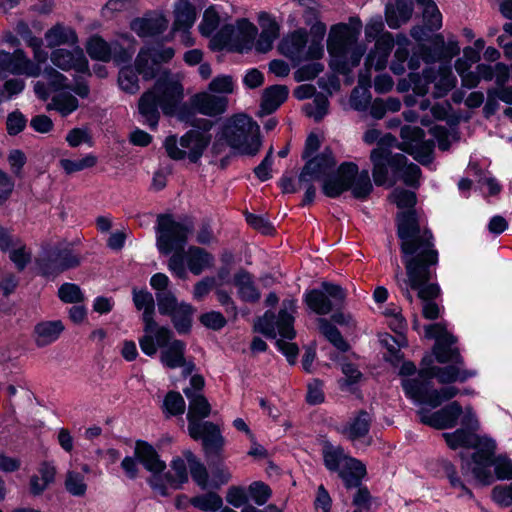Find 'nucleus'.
<instances>
[{
	"label": "nucleus",
	"mask_w": 512,
	"mask_h": 512,
	"mask_svg": "<svg viewBox=\"0 0 512 512\" xmlns=\"http://www.w3.org/2000/svg\"><path fill=\"white\" fill-rule=\"evenodd\" d=\"M350 106L357 111H365L371 102V93L367 87H355L350 96Z\"/></svg>",
	"instance_id": "55"
},
{
	"label": "nucleus",
	"mask_w": 512,
	"mask_h": 512,
	"mask_svg": "<svg viewBox=\"0 0 512 512\" xmlns=\"http://www.w3.org/2000/svg\"><path fill=\"white\" fill-rule=\"evenodd\" d=\"M462 413L461 405L457 401H453L432 414L421 411L419 415L422 423L441 430L456 426Z\"/></svg>",
	"instance_id": "25"
},
{
	"label": "nucleus",
	"mask_w": 512,
	"mask_h": 512,
	"mask_svg": "<svg viewBox=\"0 0 512 512\" xmlns=\"http://www.w3.org/2000/svg\"><path fill=\"white\" fill-rule=\"evenodd\" d=\"M257 27L246 19H242L237 23V49L239 52H247L251 50L257 35Z\"/></svg>",
	"instance_id": "41"
},
{
	"label": "nucleus",
	"mask_w": 512,
	"mask_h": 512,
	"mask_svg": "<svg viewBox=\"0 0 512 512\" xmlns=\"http://www.w3.org/2000/svg\"><path fill=\"white\" fill-rule=\"evenodd\" d=\"M80 262L79 255L70 246H55L45 251L37 260L41 274L52 278L79 266Z\"/></svg>",
	"instance_id": "16"
},
{
	"label": "nucleus",
	"mask_w": 512,
	"mask_h": 512,
	"mask_svg": "<svg viewBox=\"0 0 512 512\" xmlns=\"http://www.w3.org/2000/svg\"><path fill=\"white\" fill-rule=\"evenodd\" d=\"M194 229L193 222L185 218L176 221L170 214H161L157 217L156 245L160 253L164 255L184 250L188 236Z\"/></svg>",
	"instance_id": "10"
},
{
	"label": "nucleus",
	"mask_w": 512,
	"mask_h": 512,
	"mask_svg": "<svg viewBox=\"0 0 512 512\" xmlns=\"http://www.w3.org/2000/svg\"><path fill=\"white\" fill-rule=\"evenodd\" d=\"M187 467L182 458H176L171 462V471L165 473V479L170 488L179 489L188 481Z\"/></svg>",
	"instance_id": "43"
},
{
	"label": "nucleus",
	"mask_w": 512,
	"mask_h": 512,
	"mask_svg": "<svg viewBox=\"0 0 512 512\" xmlns=\"http://www.w3.org/2000/svg\"><path fill=\"white\" fill-rule=\"evenodd\" d=\"M191 105L199 113L213 117L221 115L227 110L228 98L223 95L201 92L191 98Z\"/></svg>",
	"instance_id": "29"
},
{
	"label": "nucleus",
	"mask_w": 512,
	"mask_h": 512,
	"mask_svg": "<svg viewBox=\"0 0 512 512\" xmlns=\"http://www.w3.org/2000/svg\"><path fill=\"white\" fill-rule=\"evenodd\" d=\"M219 25V16L217 12L212 8L205 10L203 19L199 25V30L202 35L209 36L212 34Z\"/></svg>",
	"instance_id": "63"
},
{
	"label": "nucleus",
	"mask_w": 512,
	"mask_h": 512,
	"mask_svg": "<svg viewBox=\"0 0 512 512\" xmlns=\"http://www.w3.org/2000/svg\"><path fill=\"white\" fill-rule=\"evenodd\" d=\"M45 40L48 47L54 48L61 45L74 46L78 42V37L72 28L56 24L46 31Z\"/></svg>",
	"instance_id": "37"
},
{
	"label": "nucleus",
	"mask_w": 512,
	"mask_h": 512,
	"mask_svg": "<svg viewBox=\"0 0 512 512\" xmlns=\"http://www.w3.org/2000/svg\"><path fill=\"white\" fill-rule=\"evenodd\" d=\"M174 31L186 33L196 21V9L189 0H178L174 10Z\"/></svg>",
	"instance_id": "36"
},
{
	"label": "nucleus",
	"mask_w": 512,
	"mask_h": 512,
	"mask_svg": "<svg viewBox=\"0 0 512 512\" xmlns=\"http://www.w3.org/2000/svg\"><path fill=\"white\" fill-rule=\"evenodd\" d=\"M0 72L38 77L41 74V67L29 59L21 49H16L13 53L0 50Z\"/></svg>",
	"instance_id": "20"
},
{
	"label": "nucleus",
	"mask_w": 512,
	"mask_h": 512,
	"mask_svg": "<svg viewBox=\"0 0 512 512\" xmlns=\"http://www.w3.org/2000/svg\"><path fill=\"white\" fill-rule=\"evenodd\" d=\"M138 81V73L132 67H123L119 71L118 83L126 93H137L140 89Z\"/></svg>",
	"instance_id": "50"
},
{
	"label": "nucleus",
	"mask_w": 512,
	"mask_h": 512,
	"mask_svg": "<svg viewBox=\"0 0 512 512\" xmlns=\"http://www.w3.org/2000/svg\"><path fill=\"white\" fill-rule=\"evenodd\" d=\"M51 62L63 71L73 70L77 73L90 74L88 60L82 48L74 45L72 50L57 48L52 51Z\"/></svg>",
	"instance_id": "22"
},
{
	"label": "nucleus",
	"mask_w": 512,
	"mask_h": 512,
	"mask_svg": "<svg viewBox=\"0 0 512 512\" xmlns=\"http://www.w3.org/2000/svg\"><path fill=\"white\" fill-rule=\"evenodd\" d=\"M135 68L138 74H141L144 79L150 80L157 75V64L152 62V54L150 50L142 49L138 53L135 60Z\"/></svg>",
	"instance_id": "46"
},
{
	"label": "nucleus",
	"mask_w": 512,
	"mask_h": 512,
	"mask_svg": "<svg viewBox=\"0 0 512 512\" xmlns=\"http://www.w3.org/2000/svg\"><path fill=\"white\" fill-rule=\"evenodd\" d=\"M134 454L150 473L164 472L166 469V463L160 459L155 448L145 441L136 442Z\"/></svg>",
	"instance_id": "32"
},
{
	"label": "nucleus",
	"mask_w": 512,
	"mask_h": 512,
	"mask_svg": "<svg viewBox=\"0 0 512 512\" xmlns=\"http://www.w3.org/2000/svg\"><path fill=\"white\" fill-rule=\"evenodd\" d=\"M414 4L412 0H395L386 6L385 18L391 29H397L409 21L413 14Z\"/></svg>",
	"instance_id": "34"
},
{
	"label": "nucleus",
	"mask_w": 512,
	"mask_h": 512,
	"mask_svg": "<svg viewBox=\"0 0 512 512\" xmlns=\"http://www.w3.org/2000/svg\"><path fill=\"white\" fill-rule=\"evenodd\" d=\"M97 163V157L93 154H87L81 159H60L59 165L68 175L92 168Z\"/></svg>",
	"instance_id": "48"
},
{
	"label": "nucleus",
	"mask_w": 512,
	"mask_h": 512,
	"mask_svg": "<svg viewBox=\"0 0 512 512\" xmlns=\"http://www.w3.org/2000/svg\"><path fill=\"white\" fill-rule=\"evenodd\" d=\"M158 310L162 315H170L180 304L175 295L169 291L156 292Z\"/></svg>",
	"instance_id": "59"
},
{
	"label": "nucleus",
	"mask_w": 512,
	"mask_h": 512,
	"mask_svg": "<svg viewBox=\"0 0 512 512\" xmlns=\"http://www.w3.org/2000/svg\"><path fill=\"white\" fill-rule=\"evenodd\" d=\"M403 140L401 149L412 155L420 163L430 160L431 145L424 141V132L416 126H403L400 131Z\"/></svg>",
	"instance_id": "21"
},
{
	"label": "nucleus",
	"mask_w": 512,
	"mask_h": 512,
	"mask_svg": "<svg viewBox=\"0 0 512 512\" xmlns=\"http://www.w3.org/2000/svg\"><path fill=\"white\" fill-rule=\"evenodd\" d=\"M133 302L138 310H143V322L145 334L139 339V345L147 356L156 355V345L153 343L152 332L159 327L153 316L155 311V301L147 290L133 289Z\"/></svg>",
	"instance_id": "17"
},
{
	"label": "nucleus",
	"mask_w": 512,
	"mask_h": 512,
	"mask_svg": "<svg viewBox=\"0 0 512 512\" xmlns=\"http://www.w3.org/2000/svg\"><path fill=\"white\" fill-rule=\"evenodd\" d=\"M214 256L198 246H190L186 251L173 253L168 260V269L176 277L186 279L187 268L194 275H200L203 271L214 266Z\"/></svg>",
	"instance_id": "13"
},
{
	"label": "nucleus",
	"mask_w": 512,
	"mask_h": 512,
	"mask_svg": "<svg viewBox=\"0 0 512 512\" xmlns=\"http://www.w3.org/2000/svg\"><path fill=\"white\" fill-rule=\"evenodd\" d=\"M457 339L454 336L439 339L433 346V354L438 363L464 364L459 348L456 346Z\"/></svg>",
	"instance_id": "33"
},
{
	"label": "nucleus",
	"mask_w": 512,
	"mask_h": 512,
	"mask_svg": "<svg viewBox=\"0 0 512 512\" xmlns=\"http://www.w3.org/2000/svg\"><path fill=\"white\" fill-rule=\"evenodd\" d=\"M257 20L261 29V33H266L272 36L279 37L280 24L279 21L273 15L267 12H260L258 14Z\"/></svg>",
	"instance_id": "61"
},
{
	"label": "nucleus",
	"mask_w": 512,
	"mask_h": 512,
	"mask_svg": "<svg viewBox=\"0 0 512 512\" xmlns=\"http://www.w3.org/2000/svg\"><path fill=\"white\" fill-rule=\"evenodd\" d=\"M424 379H405L402 381L403 389L406 395L416 401H423L426 403L427 394L430 390L424 384Z\"/></svg>",
	"instance_id": "49"
},
{
	"label": "nucleus",
	"mask_w": 512,
	"mask_h": 512,
	"mask_svg": "<svg viewBox=\"0 0 512 512\" xmlns=\"http://www.w3.org/2000/svg\"><path fill=\"white\" fill-rule=\"evenodd\" d=\"M373 164L372 176L377 186L389 182V169L393 176H399L410 187L419 185L421 169L414 163H408L406 156L401 153H393L387 147L379 145L370 153Z\"/></svg>",
	"instance_id": "7"
},
{
	"label": "nucleus",
	"mask_w": 512,
	"mask_h": 512,
	"mask_svg": "<svg viewBox=\"0 0 512 512\" xmlns=\"http://www.w3.org/2000/svg\"><path fill=\"white\" fill-rule=\"evenodd\" d=\"M322 456L325 467L331 472H337L346 488H357L361 485L366 474L365 465L348 455L340 445L324 442Z\"/></svg>",
	"instance_id": "8"
},
{
	"label": "nucleus",
	"mask_w": 512,
	"mask_h": 512,
	"mask_svg": "<svg viewBox=\"0 0 512 512\" xmlns=\"http://www.w3.org/2000/svg\"><path fill=\"white\" fill-rule=\"evenodd\" d=\"M346 298L344 289L330 282H323L321 289H312L305 294L307 306L318 315L329 314L334 307L343 304Z\"/></svg>",
	"instance_id": "18"
},
{
	"label": "nucleus",
	"mask_w": 512,
	"mask_h": 512,
	"mask_svg": "<svg viewBox=\"0 0 512 512\" xmlns=\"http://www.w3.org/2000/svg\"><path fill=\"white\" fill-rule=\"evenodd\" d=\"M308 33L304 29L296 30L285 36L279 45L280 52L292 61L301 62L308 59H319L323 56V46L312 41L307 47Z\"/></svg>",
	"instance_id": "15"
},
{
	"label": "nucleus",
	"mask_w": 512,
	"mask_h": 512,
	"mask_svg": "<svg viewBox=\"0 0 512 512\" xmlns=\"http://www.w3.org/2000/svg\"><path fill=\"white\" fill-rule=\"evenodd\" d=\"M443 437L449 448L455 450L459 447L474 448L476 451L470 459H465L461 454V471L464 476L471 477L483 485H488L493 480L491 473L487 471L490 458L495 454L496 443L486 436H479L464 428H459L451 433H443Z\"/></svg>",
	"instance_id": "4"
},
{
	"label": "nucleus",
	"mask_w": 512,
	"mask_h": 512,
	"mask_svg": "<svg viewBox=\"0 0 512 512\" xmlns=\"http://www.w3.org/2000/svg\"><path fill=\"white\" fill-rule=\"evenodd\" d=\"M86 50L92 59L103 62H108L112 58V54L117 62H126L131 58V54L120 48L118 44H109L98 36L90 38Z\"/></svg>",
	"instance_id": "26"
},
{
	"label": "nucleus",
	"mask_w": 512,
	"mask_h": 512,
	"mask_svg": "<svg viewBox=\"0 0 512 512\" xmlns=\"http://www.w3.org/2000/svg\"><path fill=\"white\" fill-rule=\"evenodd\" d=\"M427 359L422 360V367L419 371V378L430 380L436 378L440 384H451L454 382H465L477 375V371L465 368L464 364L450 363L446 366H435L426 363Z\"/></svg>",
	"instance_id": "19"
},
{
	"label": "nucleus",
	"mask_w": 512,
	"mask_h": 512,
	"mask_svg": "<svg viewBox=\"0 0 512 512\" xmlns=\"http://www.w3.org/2000/svg\"><path fill=\"white\" fill-rule=\"evenodd\" d=\"M184 98V89L176 75L165 71L154 86L143 93L138 102V110L143 123L155 130L160 119V110L165 115H173Z\"/></svg>",
	"instance_id": "3"
},
{
	"label": "nucleus",
	"mask_w": 512,
	"mask_h": 512,
	"mask_svg": "<svg viewBox=\"0 0 512 512\" xmlns=\"http://www.w3.org/2000/svg\"><path fill=\"white\" fill-rule=\"evenodd\" d=\"M372 421L373 416L369 412L360 410L344 427L343 434L353 442L360 440L368 434Z\"/></svg>",
	"instance_id": "35"
},
{
	"label": "nucleus",
	"mask_w": 512,
	"mask_h": 512,
	"mask_svg": "<svg viewBox=\"0 0 512 512\" xmlns=\"http://www.w3.org/2000/svg\"><path fill=\"white\" fill-rule=\"evenodd\" d=\"M460 47L457 41L449 40L447 43L443 35L437 34L433 37L431 45H422L420 47L421 57L425 63H434L443 61L449 64L451 59L458 55Z\"/></svg>",
	"instance_id": "23"
},
{
	"label": "nucleus",
	"mask_w": 512,
	"mask_h": 512,
	"mask_svg": "<svg viewBox=\"0 0 512 512\" xmlns=\"http://www.w3.org/2000/svg\"><path fill=\"white\" fill-rule=\"evenodd\" d=\"M394 47V37L391 33L386 32L376 39L374 48L370 50L365 60V67L369 71L371 68L375 70L385 69L388 58Z\"/></svg>",
	"instance_id": "28"
},
{
	"label": "nucleus",
	"mask_w": 512,
	"mask_h": 512,
	"mask_svg": "<svg viewBox=\"0 0 512 512\" xmlns=\"http://www.w3.org/2000/svg\"><path fill=\"white\" fill-rule=\"evenodd\" d=\"M65 489L73 496L82 497L87 491L84 476L76 471H68L65 478Z\"/></svg>",
	"instance_id": "52"
},
{
	"label": "nucleus",
	"mask_w": 512,
	"mask_h": 512,
	"mask_svg": "<svg viewBox=\"0 0 512 512\" xmlns=\"http://www.w3.org/2000/svg\"><path fill=\"white\" fill-rule=\"evenodd\" d=\"M288 89L286 86L275 85L265 89L261 108L264 113L274 112L287 98Z\"/></svg>",
	"instance_id": "40"
},
{
	"label": "nucleus",
	"mask_w": 512,
	"mask_h": 512,
	"mask_svg": "<svg viewBox=\"0 0 512 512\" xmlns=\"http://www.w3.org/2000/svg\"><path fill=\"white\" fill-rule=\"evenodd\" d=\"M18 32L21 34L26 44L33 49L35 64L40 66V64L44 63L48 58V53L42 49V39L33 36L27 25L24 23L18 25Z\"/></svg>",
	"instance_id": "44"
},
{
	"label": "nucleus",
	"mask_w": 512,
	"mask_h": 512,
	"mask_svg": "<svg viewBox=\"0 0 512 512\" xmlns=\"http://www.w3.org/2000/svg\"><path fill=\"white\" fill-rule=\"evenodd\" d=\"M211 141V136L199 130H189L179 140L170 135L164 141L167 155L173 160H183L186 157L196 163L203 155Z\"/></svg>",
	"instance_id": "12"
},
{
	"label": "nucleus",
	"mask_w": 512,
	"mask_h": 512,
	"mask_svg": "<svg viewBox=\"0 0 512 512\" xmlns=\"http://www.w3.org/2000/svg\"><path fill=\"white\" fill-rule=\"evenodd\" d=\"M245 217L247 223L262 234L270 235L274 232L272 223L264 216L246 212Z\"/></svg>",
	"instance_id": "64"
},
{
	"label": "nucleus",
	"mask_w": 512,
	"mask_h": 512,
	"mask_svg": "<svg viewBox=\"0 0 512 512\" xmlns=\"http://www.w3.org/2000/svg\"><path fill=\"white\" fill-rule=\"evenodd\" d=\"M184 394L189 400L188 432L195 433L199 425L203 423L200 420L209 416L211 406L203 394L194 391L192 388H185Z\"/></svg>",
	"instance_id": "27"
},
{
	"label": "nucleus",
	"mask_w": 512,
	"mask_h": 512,
	"mask_svg": "<svg viewBox=\"0 0 512 512\" xmlns=\"http://www.w3.org/2000/svg\"><path fill=\"white\" fill-rule=\"evenodd\" d=\"M194 440H202L203 449L208 457L219 456L223 450L225 439L219 427L209 421L199 425L195 433L189 432Z\"/></svg>",
	"instance_id": "24"
},
{
	"label": "nucleus",
	"mask_w": 512,
	"mask_h": 512,
	"mask_svg": "<svg viewBox=\"0 0 512 512\" xmlns=\"http://www.w3.org/2000/svg\"><path fill=\"white\" fill-rule=\"evenodd\" d=\"M58 297L64 303H80L85 297L80 287L74 283H64L58 289Z\"/></svg>",
	"instance_id": "56"
},
{
	"label": "nucleus",
	"mask_w": 512,
	"mask_h": 512,
	"mask_svg": "<svg viewBox=\"0 0 512 512\" xmlns=\"http://www.w3.org/2000/svg\"><path fill=\"white\" fill-rule=\"evenodd\" d=\"M168 27V20L162 14L152 13L132 21L131 29L140 37L161 34Z\"/></svg>",
	"instance_id": "30"
},
{
	"label": "nucleus",
	"mask_w": 512,
	"mask_h": 512,
	"mask_svg": "<svg viewBox=\"0 0 512 512\" xmlns=\"http://www.w3.org/2000/svg\"><path fill=\"white\" fill-rule=\"evenodd\" d=\"M397 235L406 273L404 275L397 264L395 283L410 304L414 302L413 292H416L422 302L423 317L435 320L440 315V308L435 302L440 295V287L432 282L438 263L432 232L420 225L414 210H408L397 215Z\"/></svg>",
	"instance_id": "1"
},
{
	"label": "nucleus",
	"mask_w": 512,
	"mask_h": 512,
	"mask_svg": "<svg viewBox=\"0 0 512 512\" xmlns=\"http://www.w3.org/2000/svg\"><path fill=\"white\" fill-rule=\"evenodd\" d=\"M163 408L169 416H176L182 415L185 412L186 405L179 392L170 391L164 398Z\"/></svg>",
	"instance_id": "53"
},
{
	"label": "nucleus",
	"mask_w": 512,
	"mask_h": 512,
	"mask_svg": "<svg viewBox=\"0 0 512 512\" xmlns=\"http://www.w3.org/2000/svg\"><path fill=\"white\" fill-rule=\"evenodd\" d=\"M262 145L259 125L246 114L228 118L216 134L212 150L221 153L226 146L242 155H256Z\"/></svg>",
	"instance_id": "6"
},
{
	"label": "nucleus",
	"mask_w": 512,
	"mask_h": 512,
	"mask_svg": "<svg viewBox=\"0 0 512 512\" xmlns=\"http://www.w3.org/2000/svg\"><path fill=\"white\" fill-rule=\"evenodd\" d=\"M296 311V301L294 299H285L282 302V308L276 316L267 311L255 324L256 329L267 337L275 338L280 335L283 338L293 339L295 337L294 316Z\"/></svg>",
	"instance_id": "14"
},
{
	"label": "nucleus",
	"mask_w": 512,
	"mask_h": 512,
	"mask_svg": "<svg viewBox=\"0 0 512 512\" xmlns=\"http://www.w3.org/2000/svg\"><path fill=\"white\" fill-rule=\"evenodd\" d=\"M65 327L62 321H42L35 325L33 339L37 347H46L58 340Z\"/></svg>",
	"instance_id": "31"
},
{
	"label": "nucleus",
	"mask_w": 512,
	"mask_h": 512,
	"mask_svg": "<svg viewBox=\"0 0 512 512\" xmlns=\"http://www.w3.org/2000/svg\"><path fill=\"white\" fill-rule=\"evenodd\" d=\"M329 101L324 94L315 95L311 103L304 106V112L307 116L314 118L315 121H320L328 112Z\"/></svg>",
	"instance_id": "51"
},
{
	"label": "nucleus",
	"mask_w": 512,
	"mask_h": 512,
	"mask_svg": "<svg viewBox=\"0 0 512 512\" xmlns=\"http://www.w3.org/2000/svg\"><path fill=\"white\" fill-rule=\"evenodd\" d=\"M335 164L331 150L325 149L306 162L299 175V182L309 183L313 180H324L323 192L330 198H336L344 191L351 190L354 198L366 199L373 190L368 170L359 172L355 163L343 162L338 167L335 177L326 178L334 170Z\"/></svg>",
	"instance_id": "2"
},
{
	"label": "nucleus",
	"mask_w": 512,
	"mask_h": 512,
	"mask_svg": "<svg viewBox=\"0 0 512 512\" xmlns=\"http://www.w3.org/2000/svg\"><path fill=\"white\" fill-rule=\"evenodd\" d=\"M493 456L494 454L490 458L487 471L490 473L489 467L493 465L498 479H512V460L502 455L493 459Z\"/></svg>",
	"instance_id": "58"
},
{
	"label": "nucleus",
	"mask_w": 512,
	"mask_h": 512,
	"mask_svg": "<svg viewBox=\"0 0 512 512\" xmlns=\"http://www.w3.org/2000/svg\"><path fill=\"white\" fill-rule=\"evenodd\" d=\"M362 23L359 18H351L350 25L340 23L332 27L327 48L331 57L330 66L341 74H348L359 65L365 48L358 44Z\"/></svg>",
	"instance_id": "5"
},
{
	"label": "nucleus",
	"mask_w": 512,
	"mask_h": 512,
	"mask_svg": "<svg viewBox=\"0 0 512 512\" xmlns=\"http://www.w3.org/2000/svg\"><path fill=\"white\" fill-rule=\"evenodd\" d=\"M190 503L193 507L204 512H216L223 506L221 496L215 492H208L192 497Z\"/></svg>",
	"instance_id": "45"
},
{
	"label": "nucleus",
	"mask_w": 512,
	"mask_h": 512,
	"mask_svg": "<svg viewBox=\"0 0 512 512\" xmlns=\"http://www.w3.org/2000/svg\"><path fill=\"white\" fill-rule=\"evenodd\" d=\"M423 19L430 31H435L442 27V15L436 4H430L423 9Z\"/></svg>",
	"instance_id": "62"
},
{
	"label": "nucleus",
	"mask_w": 512,
	"mask_h": 512,
	"mask_svg": "<svg viewBox=\"0 0 512 512\" xmlns=\"http://www.w3.org/2000/svg\"><path fill=\"white\" fill-rule=\"evenodd\" d=\"M234 285L237 288V294L242 301L256 302L260 299V292L256 288L253 278L246 271H239L234 275Z\"/></svg>",
	"instance_id": "38"
},
{
	"label": "nucleus",
	"mask_w": 512,
	"mask_h": 512,
	"mask_svg": "<svg viewBox=\"0 0 512 512\" xmlns=\"http://www.w3.org/2000/svg\"><path fill=\"white\" fill-rule=\"evenodd\" d=\"M79 107L78 99L69 92H59L51 97L47 104L48 111L55 110L62 117H66L76 111Z\"/></svg>",
	"instance_id": "39"
},
{
	"label": "nucleus",
	"mask_w": 512,
	"mask_h": 512,
	"mask_svg": "<svg viewBox=\"0 0 512 512\" xmlns=\"http://www.w3.org/2000/svg\"><path fill=\"white\" fill-rule=\"evenodd\" d=\"M193 314L194 308L190 304L182 302L169 315L178 333L184 334L190 330Z\"/></svg>",
	"instance_id": "42"
},
{
	"label": "nucleus",
	"mask_w": 512,
	"mask_h": 512,
	"mask_svg": "<svg viewBox=\"0 0 512 512\" xmlns=\"http://www.w3.org/2000/svg\"><path fill=\"white\" fill-rule=\"evenodd\" d=\"M9 258L17 269L22 271L31 261V252L26 249V246L20 240L19 245L13 246L12 249H10Z\"/></svg>",
	"instance_id": "60"
},
{
	"label": "nucleus",
	"mask_w": 512,
	"mask_h": 512,
	"mask_svg": "<svg viewBox=\"0 0 512 512\" xmlns=\"http://www.w3.org/2000/svg\"><path fill=\"white\" fill-rule=\"evenodd\" d=\"M249 497L259 506L264 505L272 495V491L268 485L263 482L256 481L248 487Z\"/></svg>",
	"instance_id": "57"
},
{
	"label": "nucleus",
	"mask_w": 512,
	"mask_h": 512,
	"mask_svg": "<svg viewBox=\"0 0 512 512\" xmlns=\"http://www.w3.org/2000/svg\"><path fill=\"white\" fill-rule=\"evenodd\" d=\"M413 91L419 96L431 94L434 98L446 96L457 83V79L449 64L430 66L421 74L411 75Z\"/></svg>",
	"instance_id": "9"
},
{
	"label": "nucleus",
	"mask_w": 512,
	"mask_h": 512,
	"mask_svg": "<svg viewBox=\"0 0 512 512\" xmlns=\"http://www.w3.org/2000/svg\"><path fill=\"white\" fill-rule=\"evenodd\" d=\"M153 343L160 352V362L169 369L182 368L183 375L188 376L195 370V364L185 358L186 344L173 339V332L164 326L157 327L153 332Z\"/></svg>",
	"instance_id": "11"
},
{
	"label": "nucleus",
	"mask_w": 512,
	"mask_h": 512,
	"mask_svg": "<svg viewBox=\"0 0 512 512\" xmlns=\"http://www.w3.org/2000/svg\"><path fill=\"white\" fill-rule=\"evenodd\" d=\"M460 390L454 386H447L440 390H430L426 397V403L431 407H438L444 401H448L459 394Z\"/></svg>",
	"instance_id": "54"
},
{
	"label": "nucleus",
	"mask_w": 512,
	"mask_h": 512,
	"mask_svg": "<svg viewBox=\"0 0 512 512\" xmlns=\"http://www.w3.org/2000/svg\"><path fill=\"white\" fill-rule=\"evenodd\" d=\"M319 329L321 333L331 342L338 350L347 351L349 349L348 343L342 337L340 331L332 325L328 320L320 318L318 320Z\"/></svg>",
	"instance_id": "47"
}]
</instances>
